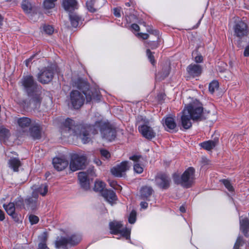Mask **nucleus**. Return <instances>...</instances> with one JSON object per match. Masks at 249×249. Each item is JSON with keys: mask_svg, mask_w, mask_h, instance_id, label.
Wrapping results in <instances>:
<instances>
[{"mask_svg": "<svg viewBox=\"0 0 249 249\" xmlns=\"http://www.w3.org/2000/svg\"><path fill=\"white\" fill-rule=\"evenodd\" d=\"M97 127H100L103 139L108 141H112L115 139V129L108 122L99 120L96 121L94 124H81L74 125L72 120L67 119L61 128V133L77 136L83 143L86 144L91 141V134L95 135L98 133Z\"/></svg>", "mask_w": 249, "mask_h": 249, "instance_id": "1", "label": "nucleus"}, {"mask_svg": "<svg viewBox=\"0 0 249 249\" xmlns=\"http://www.w3.org/2000/svg\"><path fill=\"white\" fill-rule=\"evenodd\" d=\"M20 84L29 97V104L34 109H38L42 100L41 87L32 75L23 76Z\"/></svg>", "mask_w": 249, "mask_h": 249, "instance_id": "2", "label": "nucleus"}, {"mask_svg": "<svg viewBox=\"0 0 249 249\" xmlns=\"http://www.w3.org/2000/svg\"><path fill=\"white\" fill-rule=\"evenodd\" d=\"M72 86L82 91L85 95L87 103H89L92 100L97 102L101 100V95L96 89H89V85L83 79L78 77L72 80Z\"/></svg>", "mask_w": 249, "mask_h": 249, "instance_id": "3", "label": "nucleus"}, {"mask_svg": "<svg viewBox=\"0 0 249 249\" xmlns=\"http://www.w3.org/2000/svg\"><path fill=\"white\" fill-rule=\"evenodd\" d=\"M195 169L192 167H189L184 171L181 177L178 174L175 173L173 178L175 183L180 184L185 188H190L195 179Z\"/></svg>", "mask_w": 249, "mask_h": 249, "instance_id": "4", "label": "nucleus"}, {"mask_svg": "<svg viewBox=\"0 0 249 249\" xmlns=\"http://www.w3.org/2000/svg\"><path fill=\"white\" fill-rule=\"evenodd\" d=\"M81 240L79 236L76 234L65 236H58L54 242L55 247L57 249H68L69 247L78 244Z\"/></svg>", "mask_w": 249, "mask_h": 249, "instance_id": "5", "label": "nucleus"}, {"mask_svg": "<svg viewBox=\"0 0 249 249\" xmlns=\"http://www.w3.org/2000/svg\"><path fill=\"white\" fill-rule=\"evenodd\" d=\"M189 112V115L193 121H201L202 120L203 107L202 104L197 100L193 101L183 109Z\"/></svg>", "mask_w": 249, "mask_h": 249, "instance_id": "6", "label": "nucleus"}, {"mask_svg": "<svg viewBox=\"0 0 249 249\" xmlns=\"http://www.w3.org/2000/svg\"><path fill=\"white\" fill-rule=\"evenodd\" d=\"M87 158L85 155L73 154L71 156L70 168L72 171L83 169L86 164Z\"/></svg>", "mask_w": 249, "mask_h": 249, "instance_id": "7", "label": "nucleus"}, {"mask_svg": "<svg viewBox=\"0 0 249 249\" xmlns=\"http://www.w3.org/2000/svg\"><path fill=\"white\" fill-rule=\"evenodd\" d=\"M110 233L112 234L117 235L120 234L122 237L126 239H130V230L127 228H124L121 222L113 221L109 224Z\"/></svg>", "mask_w": 249, "mask_h": 249, "instance_id": "8", "label": "nucleus"}, {"mask_svg": "<svg viewBox=\"0 0 249 249\" xmlns=\"http://www.w3.org/2000/svg\"><path fill=\"white\" fill-rule=\"evenodd\" d=\"M53 70L50 67L42 69L37 75V80L42 84H46L51 82L53 77Z\"/></svg>", "mask_w": 249, "mask_h": 249, "instance_id": "9", "label": "nucleus"}, {"mask_svg": "<svg viewBox=\"0 0 249 249\" xmlns=\"http://www.w3.org/2000/svg\"><path fill=\"white\" fill-rule=\"evenodd\" d=\"M43 133L42 125L39 122L34 121L32 125L29 127L28 134L34 140L41 139Z\"/></svg>", "mask_w": 249, "mask_h": 249, "instance_id": "10", "label": "nucleus"}, {"mask_svg": "<svg viewBox=\"0 0 249 249\" xmlns=\"http://www.w3.org/2000/svg\"><path fill=\"white\" fill-rule=\"evenodd\" d=\"M71 103L74 109H79L84 104L85 97L78 90H72L70 93Z\"/></svg>", "mask_w": 249, "mask_h": 249, "instance_id": "11", "label": "nucleus"}, {"mask_svg": "<svg viewBox=\"0 0 249 249\" xmlns=\"http://www.w3.org/2000/svg\"><path fill=\"white\" fill-rule=\"evenodd\" d=\"M94 172L93 168H89L87 173L86 172H81L78 173V178L81 187L84 190H87L89 188V181L88 178V175L93 176Z\"/></svg>", "mask_w": 249, "mask_h": 249, "instance_id": "12", "label": "nucleus"}, {"mask_svg": "<svg viewBox=\"0 0 249 249\" xmlns=\"http://www.w3.org/2000/svg\"><path fill=\"white\" fill-rule=\"evenodd\" d=\"M24 209L25 210L34 211L37 209L39 202L36 192H33L31 196H27L24 199Z\"/></svg>", "mask_w": 249, "mask_h": 249, "instance_id": "13", "label": "nucleus"}, {"mask_svg": "<svg viewBox=\"0 0 249 249\" xmlns=\"http://www.w3.org/2000/svg\"><path fill=\"white\" fill-rule=\"evenodd\" d=\"M155 182L157 186L163 190L167 189L171 183L169 177L165 173H159L155 177Z\"/></svg>", "mask_w": 249, "mask_h": 249, "instance_id": "14", "label": "nucleus"}, {"mask_svg": "<svg viewBox=\"0 0 249 249\" xmlns=\"http://www.w3.org/2000/svg\"><path fill=\"white\" fill-rule=\"evenodd\" d=\"M234 35L239 38H242L248 35L249 31L246 23L242 21L236 22L233 26Z\"/></svg>", "mask_w": 249, "mask_h": 249, "instance_id": "15", "label": "nucleus"}, {"mask_svg": "<svg viewBox=\"0 0 249 249\" xmlns=\"http://www.w3.org/2000/svg\"><path fill=\"white\" fill-rule=\"evenodd\" d=\"M16 124L19 128L23 132H27V130L32 125L34 121L32 120L30 118L27 117H22L15 118Z\"/></svg>", "mask_w": 249, "mask_h": 249, "instance_id": "16", "label": "nucleus"}, {"mask_svg": "<svg viewBox=\"0 0 249 249\" xmlns=\"http://www.w3.org/2000/svg\"><path fill=\"white\" fill-rule=\"evenodd\" d=\"M129 168L128 162L127 161H124L113 167L111 169V173L116 177H122L123 173L125 172Z\"/></svg>", "mask_w": 249, "mask_h": 249, "instance_id": "17", "label": "nucleus"}, {"mask_svg": "<svg viewBox=\"0 0 249 249\" xmlns=\"http://www.w3.org/2000/svg\"><path fill=\"white\" fill-rule=\"evenodd\" d=\"M138 130L142 136L148 140H151L156 136V132L148 124L138 126Z\"/></svg>", "mask_w": 249, "mask_h": 249, "instance_id": "18", "label": "nucleus"}, {"mask_svg": "<svg viewBox=\"0 0 249 249\" xmlns=\"http://www.w3.org/2000/svg\"><path fill=\"white\" fill-rule=\"evenodd\" d=\"M68 161L63 158L56 157L53 160L54 168L60 171L65 169L68 165Z\"/></svg>", "mask_w": 249, "mask_h": 249, "instance_id": "19", "label": "nucleus"}, {"mask_svg": "<svg viewBox=\"0 0 249 249\" xmlns=\"http://www.w3.org/2000/svg\"><path fill=\"white\" fill-rule=\"evenodd\" d=\"M186 70L190 76L195 77L200 75L202 72V68L199 65L191 64L187 67Z\"/></svg>", "mask_w": 249, "mask_h": 249, "instance_id": "20", "label": "nucleus"}, {"mask_svg": "<svg viewBox=\"0 0 249 249\" xmlns=\"http://www.w3.org/2000/svg\"><path fill=\"white\" fill-rule=\"evenodd\" d=\"M3 206L7 214L11 216L15 221L18 222L19 218L18 214L15 213V203L10 202L7 205L3 204Z\"/></svg>", "mask_w": 249, "mask_h": 249, "instance_id": "21", "label": "nucleus"}, {"mask_svg": "<svg viewBox=\"0 0 249 249\" xmlns=\"http://www.w3.org/2000/svg\"><path fill=\"white\" fill-rule=\"evenodd\" d=\"M104 2V0H89L87 2L86 5L89 11L93 13L100 8Z\"/></svg>", "mask_w": 249, "mask_h": 249, "instance_id": "22", "label": "nucleus"}, {"mask_svg": "<svg viewBox=\"0 0 249 249\" xmlns=\"http://www.w3.org/2000/svg\"><path fill=\"white\" fill-rule=\"evenodd\" d=\"M189 114V112L183 110L182 115L181 117L182 125L185 129H189L192 126V123L191 122L192 117Z\"/></svg>", "mask_w": 249, "mask_h": 249, "instance_id": "23", "label": "nucleus"}, {"mask_svg": "<svg viewBox=\"0 0 249 249\" xmlns=\"http://www.w3.org/2000/svg\"><path fill=\"white\" fill-rule=\"evenodd\" d=\"M62 5L64 9L69 13L78 9V3L76 0H63Z\"/></svg>", "mask_w": 249, "mask_h": 249, "instance_id": "24", "label": "nucleus"}, {"mask_svg": "<svg viewBox=\"0 0 249 249\" xmlns=\"http://www.w3.org/2000/svg\"><path fill=\"white\" fill-rule=\"evenodd\" d=\"M164 120L163 125L167 131L174 130L177 128V124L174 118L167 117L164 118L162 121H163Z\"/></svg>", "mask_w": 249, "mask_h": 249, "instance_id": "25", "label": "nucleus"}, {"mask_svg": "<svg viewBox=\"0 0 249 249\" xmlns=\"http://www.w3.org/2000/svg\"><path fill=\"white\" fill-rule=\"evenodd\" d=\"M240 230L245 236L249 237V220L247 218L240 219Z\"/></svg>", "mask_w": 249, "mask_h": 249, "instance_id": "26", "label": "nucleus"}, {"mask_svg": "<svg viewBox=\"0 0 249 249\" xmlns=\"http://www.w3.org/2000/svg\"><path fill=\"white\" fill-rule=\"evenodd\" d=\"M102 196L110 203H112L114 201L117 199V196L113 191L108 189H105L102 191Z\"/></svg>", "mask_w": 249, "mask_h": 249, "instance_id": "27", "label": "nucleus"}, {"mask_svg": "<svg viewBox=\"0 0 249 249\" xmlns=\"http://www.w3.org/2000/svg\"><path fill=\"white\" fill-rule=\"evenodd\" d=\"M218 138H215L213 140H209L203 142L200 145L204 149L210 151L214 148L218 143Z\"/></svg>", "mask_w": 249, "mask_h": 249, "instance_id": "28", "label": "nucleus"}, {"mask_svg": "<svg viewBox=\"0 0 249 249\" xmlns=\"http://www.w3.org/2000/svg\"><path fill=\"white\" fill-rule=\"evenodd\" d=\"M153 192L154 191L151 187H142L141 190V197L142 199L149 200V197L152 195Z\"/></svg>", "mask_w": 249, "mask_h": 249, "instance_id": "29", "label": "nucleus"}, {"mask_svg": "<svg viewBox=\"0 0 249 249\" xmlns=\"http://www.w3.org/2000/svg\"><path fill=\"white\" fill-rule=\"evenodd\" d=\"M69 19L71 21V26L74 28L78 26L79 22L81 20V18L76 13H69Z\"/></svg>", "mask_w": 249, "mask_h": 249, "instance_id": "30", "label": "nucleus"}, {"mask_svg": "<svg viewBox=\"0 0 249 249\" xmlns=\"http://www.w3.org/2000/svg\"><path fill=\"white\" fill-rule=\"evenodd\" d=\"M8 164L9 167L13 169L14 171L17 172L18 170V167L21 166V162L19 159L13 158L9 160Z\"/></svg>", "mask_w": 249, "mask_h": 249, "instance_id": "31", "label": "nucleus"}, {"mask_svg": "<svg viewBox=\"0 0 249 249\" xmlns=\"http://www.w3.org/2000/svg\"><path fill=\"white\" fill-rule=\"evenodd\" d=\"M21 6L23 11L27 14L30 13L33 7L32 3L29 0H23Z\"/></svg>", "mask_w": 249, "mask_h": 249, "instance_id": "32", "label": "nucleus"}, {"mask_svg": "<svg viewBox=\"0 0 249 249\" xmlns=\"http://www.w3.org/2000/svg\"><path fill=\"white\" fill-rule=\"evenodd\" d=\"M33 192H36L38 196L40 194L45 196L48 192V185L46 184H41L38 188H35Z\"/></svg>", "mask_w": 249, "mask_h": 249, "instance_id": "33", "label": "nucleus"}, {"mask_svg": "<svg viewBox=\"0 0 249 249\" xmlns=\"http://www.w3.org/2000/svg\"><path fill=\"white\" fill-rule=\"evenodd\" d=\"M106 184L102 181H96L94 184V190L96 192H99L102 194V191L105 189Z\"/></svg>", "mask_w": 249, "mask_h": 249, "instance_id": "34", "label": "nucleus"}, {"mask_svg": "<svg viewBox=\"0 0 249 249\" xmlns=\"http://www.w3.org/2000/svg\"><path fill=\"white\" fill-rule=\"evenodd\" d=\"M149 120L146 118L145 116L142 115H138L136 118V124L139 126L142 125L149 124Z\"/></svg>", "mask_w": 249, "mask_h": 249, "instance_id": "35", "label": "nucleus"}, {"mask_svg": "<svg viewBox=\"0 0 249 249\" xmlns=\"http://www.w3.org/2000/svg\"><path fill=\"white\" fill-rule=\"evenodd\" d=\"M170 68L169 65H166L163 66L161 71L159 73V74L162 79H164L168 76L170 73Z\"/></svg>", "mask_w": 249, "mask_h": 249, "instance_id": "36", "label": "nucleus"}, {"mask_svg": "<svg viewBox=\"0 0 249 249\" xmlns=\"http://www.w3.org/2000/svg\"><path fill=\"white\" fill-rule=\"evenodd\" d=\"M219 87V83L216 80H213L209 84V90L211 93H214Z\"/></svg>", "mask_w": 249, "mask_h": 249, "instance_id": "37", "label": "nucleus"}, {"mask_svg": "<svg viewBox=\"0 0 249 249\" xmlns=\"http://www.w3.org/2000/svg\"><path fill=\"white\" fill-rule=\"evenodd\" d=\"M13 203H15V206L17 207V208L24 209V200L21 197H18L16 198Z\"/></svg>", "mask_w": 249, "mask_h": 249, "instance_id": "38", "label": "nucleus"}, {"mask_svg": "<svg viewBox=\"0 0 249 249\" xmlns=\"http://www.w3.org/2000/svg\"><path fill=\"white\" fill-rule=\"evenodd\" d=\"M43 7L46 10L53 9L55 6V2L50 0H44Z\"/></svg>", "mask_w": 249, "mask_h": 249, "instance_id": "39", "label": "nucleus"}, {"mask_svg": "<svg viewBox=\"0 0 249 249\" xmlns=\"http://www.w3.org/2000/svg\"><path fill=\"white\" fill-rule=\"evenodd\" d=\"M9 136V131L6 128H2L0 129V139H5Z\"/></svg>", "mask_w": 249, "mask_h": 249, "instance_id": "40", "label": "nucleus"}, {"mask_svg": "<svg viewBox=\"0 0 249 249\" xmlns=\"http://www.w3.org/2000/svg\"><path fill=\"white\" fill-rule=\"evenodd\" d=\"M244 243V241L243 238L241 236L238 237L236 239V242L234 244V249H239V248L243 246Z\"/></svg>", "mask_w": 249, "mask_h": 249, "instance_id": "41", "label": "nucleus"}, {"mask_svg": "<svg viewBox=\"0 0 249 249\" xmlns=\"http://www.w3.org/2000/svg\"><path fill=\"white\" fill-rule=\"evenodd\" d=\"M100 152L101 157L104 160H108L110 158V154L107 150L102 149Z\"/></svg>", "mask_w": 249, "mask_h": 249, "instance_id": "42", "label": "nucleus"}, {"mask_svg": "<svg viewBox=\"0 0 249 249\" xmlns=\"http://www.w3.org/2000/svg\"><path fill=\"white\" fill-rule=\"evenodd\" d=\"M136 214L137 213L136 211L132 210L130 213L129 216L128 217V221L130 224H134L136 220Z\"/></svg>", "mask_w": 249, "mask_h": 249, "instance_id": "43", "label": "nucleus"}, {"mask_svg": "<svg viewBox=\"0 0 249 249\" xmlns=\"http://www.w3.org/2000/svg\"><path fill=\"white\" fill-rule=\"evenodd\" d=\"M222 183L225 185L226 188L230 192H232L234 190L233 186L231 185V182L226 179H223Z\"/></svg>", "mask_w": 249, "mask_h": 249, "instance_id": "44", "label": "nucleus"}, {"mask_svg": "<svg viewBox=\"0 0 249 249\" xmlns=\"http://www.w3.org/2000/svg\"><path fill=\"white\" fill-rule=\"evenodd\" d=\"M44 31L48 35H52L54 31L53 28L51 25H44L43 27Z\"/></svg>", "mask_w": 249, "mask_h": 249, "instance_id": "45", "label": "nucleus"}, {"mask_svg": "<svg viewBox=\"0 0 249 249\" xmlns=\"http://www.w3.org/2000/svg\"><path fill=\"white\" fill-rule=\"evenodd\" d=\"M29 221L31 225L36 224L38 223L39 221V218L34 214H31L29 216Z\"/></svg>", "mask_w": 249, "mask_h": 249, "instance_id": "46", "label": "nucleus"}, {"mask_svg": "<svg viewBox=\"0 0 249 249\" xmlns=\"http://www.w3.org/2000/svg\"><path fill=\"white\" fill-rule=\"evenodd\" d=\"M146 54L151 63L154 65L155 63L154 56L153 55L152 53L150 51V49H147Z\"/></svg>", "mask_w": 249, "mask_h": 249, "instance_id": "47", "label": "nucleus"}, {"mask_svg": "<svg viewBox=\"0 0 249 249\" xmlns=\"http://www.w3.org/2000/svg\"><path fill=\"white\" fill-rule=\"evenodd\" d=\"M134 170L136 173L141 174L143 172V169L140 164L136 163L134 165Z\"/></svg>", "mask_w": 249, "mask_h": 249, "instance_id": "48", "label": "nucleus"}, {"mask_svg": "<svg viewBox=\"0 0 249 249\" xmlns=\"http://www.w3.org/2000/svg\"><path fill=\"white\" fill-rule=\"evenodd\" d=\"M48 235L46 232H44L40 236L39 239L40 240V243H45L47 240Z\"/></svg>", "mask_w": 249, "mask_h": 249, "instance_id": "49", "label": "nucleus"}, {"mask_svg": "<svg viewBox=\"0 0 249 249\" xmlns=\"http://www.w3.org/2000/svg\"><path fill=\"white\" fill-rule=\"evenodd\" d=\"M109 185L115 190L119 189L121 186L117 184V182L114 180H108Z\"/></svg>", "mask_w": 249, "mask_h": 249, "instance_id": "50", "label": "nucleus"}, {"mask_svg": "<svg viewBox=\"0 0 249 249\" xmlns=\"http://www.w3.org/2000/svg\"><path fill=\"white\" fill-rule=\"evenodd\" d=\"M113 14L116 17H121L120 10L118 8H115L113 9Z\"/></svg>", "mask_w": 249, "mask_h": 249, "instance_id": "51", "label": "nucleus"}, {"mask_svg": "<svg viewBox=\"0 0 249 249\" xmlns=\"http://www.w3.org/2000/svg\"><path fill=\"white\" fill-rule=\"evenodd\" d=\"M195 61L196 63H201L203 61V57L201 55H198L195 58Z\"/></svg>", "mask_w": 249, "mask_h": 249, "instance_id": "52", "label": "nucleus"}, {"mask_svg": "<svg viewBox=\"0 0 249 249\" xmlns=\"http://www.w3.org/2000/svg\"><path fill=\"white\" fill-rule=\"evenodd\" d=\"M37 249H49L45 243H39Z\"/></svg>", "mask_w": 249, "mask_h": 249, "instance_id": "53", "label": "nucleus"}, {"mask_svg": "<svg viewBox=\"0 0 249 249\" xmlns=\"http://www.w3.org/2000/svg\"><path fill=\"white\" fill-rule=\"evenodd\" d=\"M35 56H36V54L33 55L29 58H28V59H26L25 61V64L27 67H28L29 64L30 63V62H31L32 61V60L35 57Z\"/></svg>", "mask_w": 249, "mask_h": 249, "instance_id": "54", "label": "nucleus"}, {"mask_svg": "<svg viewBox=\"0 0 249 249\" xmlns=\"http://www.w3.org/2000/svg\"><path fill=\"white\" fill-rule=\"evenodd\" d=\"M141 158L140 156L134 155L130 157L129 159L134 161H137Z\"/></svg>", "mask_w": 249, "mask_h": 249, "instance_id": "55", "label": "nucleus"}, {"mask_svg": "<svg viewBox=\"0 0 249 249\" xmlns=\"http://www.w3.org/2000/svg\"><path fill=\"white\" fill-rule=\"evenodd\" d=\"M138 36H140L143 39H147L149 37V35L147 34L142 33H138Z\"/></svg>", "mask_w": 249, "mask_h": 249, "instance_id": "56", "label": "nucleus"}, {"mask_svg": "<svg viewBox=\"0 0 249 249\" xmlns=\"http://www.w3.org/2000/svg\"><path fill=\"white\" fill-rule=\"evenodd\" d=\"M131 28L136 31H139L140 30L139 25L135 23H133L131 25Z\"/></svg>", "mask_w": 249, "mask_h": 249, "instance_id": "57", "label": "nucleus"}, {"mask_svg": "<svg viewBox=\"0 0 249 249\" xmlns=\"http://www.w3.org/2000/svg\"><path fill=\"white\" fill-rule=\"evenodd\" d=\"M244 55L245 56H249V45L245 49L244 52Z\"/></svg>", "mask_w": 249, "mask_h": 249, "instance_id": "58", "label": "nucleus"}, {"mask_svg": "<svg viewBox=\"0 0 249 249\" xmlns=\"http://www.w3.org/2000/svg\"><path fill=\"white\" fill-rule=\"evenodd\" d=\"M5 219V214L0 209V220L3 221Z\"/></svg>", "mask_w": 249, "mask_h": 249, "instance_id": "59", "label": "nucleus"}, {"mask_svg": "<svg viewBox=\"0 0 249 249\" xmlns=\"http://www.w3.org/2000/svg\"><path fill=\"white\" fill-rule=\"evenodd\" d=\"M140 206L142 208L146 209L148 207V203L146 202H141Z\"/></svg>", "mask_w": 249, "mask_h": 249, "instance_id": "60", "label": "nucleus"}, {"mask_svg": "<svg viewBox=\"0 0 249 249\" xmlns=\"http://www.w3.org/2000/svg\"><path fill=\"white\" fill-rule=\"evenodd\" d=\"M179 210L182 213H185L186 211L185 208L183 206L180 207Z\"/></svg>", "mask_w": 249, "mask_h": 249, "instance_id": "61", "label": "nucleus"}, {"mask_svg": "<svg viewBox=\"0 0 249 249\" xmlns=\"http://www.w3.org/2000/svg\"><path fill=\"white\" fill-rule=\"evenodd\" d=\"M95 162L98 165H100L102 164V162L100 160H98V159L95 160Z\"/></svg>", "mask_w": 249, "mask_h": 249, "instance_id": "62", "label": "nucleus"}, {"mask_svg": "<svg viewBox=\"0 0 249 249\" xmlns=\"http://www.w3.org/2000/svg\"><path fill=\"white\" fill-rule=\"evenodd\" d=\"M152 43L154 44V46H151V49H154L155 48H156L157 47V43L155 42H153Z\"/></svg>", "mask_w": 249, "mask_h": 249, "instance_id": "63", "label": "nucleus"}, {"mask_svg": "<svg viewBox=\"0 0 249 249\" xmlns=\"http://www.w3.org/2000/svg\"><path fill=\"white\" fill-rule=\"evenodd\" d=\"M3 20V18L0 15V27L2 25V22Z\"/></svg>", "mask_w": 249, "mask_h": 249, "instance_id": "64", "label": "nucleus"}]
</instances>
